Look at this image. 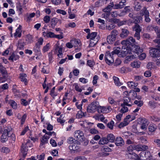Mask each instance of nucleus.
I'll use <instances>...</instances> for the list:
<instances>
[{"instance_id":"nucleus-1","label":"nucleus","mask_w":160,"mask_h":160,"mask_svg":"<svg viewBox=\"0 0 160 160\" xmlns=\"http://www.w3.org/2000/svg\"><path fill=\"white\" fill-rule=\"evenodd\" d=\"M153 42L157 44L156 47L157 48H151L149 53L152 57L157 58V59L156 60V64L157 65L160 67V38L156 39L153 40Z\"/></svg>"},{"instance_id":"nucleus-2","label":"nucleus","mask_w":160,"mask_h":160,"mask_svg":"<svg viewBox=\"0 0 160 160\" xmlns=\"http://www.w3.org/2000/svg\"><path fill=\"white\" fill-rule=\"evenodd\" d=\"M12 130V128L11 127L7 126L5 128L1 137V141L2 142H6L8 140V135Z\"/></svg>"},{"instance_id":"nucleus-3","label":"nucleus","mask_w":160,"mask_h":160,"mask_svg":"<svg viewBox=\"0 0 160 160\" xmlns=\"http://www.w3.org/2000/svg\"><path fill=\"white\" fill-rule=\"evenodd\" d=\"M115 140V137L112 134H108L107 138H102L99 141V144L103 145L107 144L108 142H113Z\"/></svg>"},{"instance_id":"nucleus-4","label":"nucleus","mask_w":160,"mask_h":160,"mask_svg":"<svg viewBox=\"0 0 160 160\" xmlns=\"http://www.w3.org/2000/svg\"><path fill=\"white\" fill-rule=\"evenodd\" d=\"M132 29L133 31L135 32L134 35V37L136 38L137 40H139L141 37L140 33L142 31V27L138 24L136 23L132 27Z\"/></svg>"},{"instance_id":"nucleus-5","label":"nucleus","mask_w":160,"mask_h":160,"mask_svg":"<svg viewBox=\"0 0 160 160\" xmlns=\"http://www.w3.org/2000/svg\"><path fill=\"white\" fill-rule=\"evenodd\" d=\"M121 43L123 45L129 46H134L138 44L135 39L132 37H130L126 40L122 41Z\"/></svg>"},{"instance_id":"nucleus-6","label":"nucleus","mask_w":160,"mask_h":160,"mask_svg":"<svg viewBox=\"0 0 160 160\" xmlns=\"http://www.w3.org/2000/svg\"><path fill=\"white\" fill-rule=\"evenodd\" d=\"M141 16L144 15V20L147 22H149L151 21L149 18V13L148 10L147 9L146 7H144L141 11L140 13Z\"/></svg>"},{"instance_id":"nucleus-7","label":"nucleus","mask_w":160,"mask_h":160,"mask_svg":"<svg viewBox=\"0 0 160 160\" xmlns=\"http://www.w3.org/2000/svg\"><path fill=\"white\" fill-rule=\"evenodd\" d=\"M113 55L109 52H107L105 56V59L106 62L109 65H110L114 62Z\"/></svg>"},{"instance_id":"nucleus-8","label":"nucleus","mask_w":160,"mask_h":160,"mask_svg":"<svg viewBox=\"0 0 160 160\" xmlns=\"http://www.w3.org/2000/svg\"><path fill=\"white\" fill-rule=\"evenodd\" d=\"M74 136L75 138H77L81 141H82L83 140L84 134L82 131L80 130L76 131L74 132Z\"/></svg>"},{"instance_id":"nucleus-9","label":"nucleus","mask_w":160,"mask_h":160,"mask_svg":"<svg viewBox=\"0 0 160 160\" xmlns=\"http://www.w3.org/2000/svg\"><path fill=\"white\" fill-rule=\"evenodd\" d=\"M131 52V49L130 46H125L122 47V53L123 56L124 57L130 54Z\"/></svg>"},{"instance_id":"nucleus-10","label":"nucleus","mask_w":160,"mask_h":160,"mask_svg":"<svg viewBox=\"0 0 160 160\" xmlns=\"http://www.w3.org/2000/svg\"><path fill=\"white\" fill-rule=\"evenodd\" d=\"M96 108L97 109L96 104L93 102L88 106L87 108V111L89 113H93L95 112Z\"/></svg>"},{"instance_id":"nucleus-11","label":"nucleus","mask_w":160,"mask_h":160,"mask_svg":"<svg viewBox=\"0 0 160 160\" xmlns=\"http://www.w3.org/2000/svg\"><path fill=\"white\" fill-rule=\"evenodd\" d=\"M27 148L28 147L26 144H24V143L22 144L21 150V152L22 154V158H25L27 154V152L28 151Z\"/></svg>"},{"instance_id":"nucleus-12","label":"nucleus","mask_w":160,"mask_h":160,"mask_svg":"<svg viewBox=\"0 0 160 160\" xmlns=\"http://www.w3.org/2000/svg\"><path fill=\"white\" fill-rule=\"evenodd\" d=\"M129 31L125 28H122L120 34V37L122 38H126L129 34Z\"/></svg>"},{"instance_id":"nucleus-13","label":"nucleus","mask_w":160,"mask_h":160,"mask_svg":"<svg viewBox=\"0 0 160 160\" xmlns=\"http://www.w3.org/2000/svg\"><path fill=\"white\" fill-rule=\"evenodd\" d=\"M126 0H123V1H120L119 3L115 4L114 5L113 4V6L115 9H121L123 8L124 6L126 5Z\"/></svg>"},{"instance_id":"nucleus-14","label":"nucleus","mask_w":160,"mask_h":160,"mask_svg":"<svg viewBox=\"0 0 160 160\" xmlns=\"http://www.w3.org/2000/svg\"><path fill=\"white\" fill-rule=\"evenodd\" d=\"M43 36L45 37L48 38H54V33L51 32L47 30L42 32Z\"/></svg>"},{"instance_id":"nucleus-15","label":"nucleus","mask_w":160,"mask_h":160,"mask_svg":"<svg viewBox=\"0 0 160 160\" xmlns=\"http://www.w3.org/2000/svg\"><path fill=\"white\" fill-rule=\"evenodd\" d=\"M115 142L117 146H121L124 143V141L121 137H117L116 139Z\"/></svg>"},{"instance_id":"nucleus-16","label":"nucleus","mask_w":160,"mask_h":160,"mask_svg":"<svg viewBox=\"0 0 160 160\" xmlns=\"http://www.w3.org/2000/svg\"><path fill=\"white\" fill-rule=\"evenodd\" d=\"M97 111L98 113H107L108 112V109L105 107H102L99 106L97 107Z\"/></svg>"},{"instance_id":"nucleus-17","label":"nucleus","mask_w":160,"mask_h":160,"mask_svg":"<svg viewBox=\"0 0 160 160\" xmlns=\"http://www.w3.org/2000/svg\"><path fill=\"white\" fill-rule=\"evenodd\" d=\"M22 26L19 25L18 27L16 30V32L14 34V36L15 37H20L22 35Z\"/></svg>"},{"instance_id":"nucleus-18","label":"nucleus","mask_w":160,"mask_h":160,"mask_svg":"<svg viewBox=\"0 0 160 160\" xmlns=\"http://www.w3.org/2000/svg\"><path fill=\"white\" fill-rule=\"evenodd\" d=\"M58 19L55 18H53L52 19L50 22L51 26L50 27L54 28L58 22Z\"/></svg>"},{"instance_id":"nucleus-19","label":"nucleus","mask_w":160,"mask_h":160,"mask_svg":"<svg viewBox=\"0 0 160 160\" xmlns=\"http://www.w3.org/2000/svg\"><path fill=\"white\" fill-rule=\"evenodd\" d=\"M116 40V38L111 35H108L107 37V41L109 44H112Z\"/></svg>"},{"instance_id":"nucleus-20","label":"nucleus","mask_w":160,"mask_h":160,"mask_svg":"<svg viewBox=\"0 0 160 160\" xmlns=\"http://www.w3.org/2000/svg\"><path fill=\"white\" fill-rule=\"evenodd\" d=\"M97 32H92L91 33H89L88 34L87 38L88 39L90 38V39H96V37L97 35Z\"/></svg>"},{"instance_id":"nucleus-21","label":"nucleus","mask_w":160,"mask_h":160,"mask_svg":"<svg viewBox=\"0 0 160 160\" xmlns=\"http://www.w3.org/2000/svg\"><path fill=\"white\" fill-rule=\"evenodd\" d=\"M0 72L3 76H6L8 74L6 68L1 65H0Z\"/></svg>"},{"instance_id":"nucleus-22","label":"nucleus","mask_w":160,"mask_h":160,"mask_svg":"<svg viewBox=\"0 0 160 160\" xmlns=\"http://www.w3.org/2000/svg\"><path fill=\"white\" fill-rule=\"evenodd\" d=\"M75 143L72 145H70L69 146V149L71 150H75L76 149H78L79 147L78 146H77V145L76 144V143H78V144H79L80 142H78V141L76 140L75 141Z\"/></svg>"},{"instance_id":"nucleus-23","label":"nucleus","mask_w":160,"mask_h":160,"mask_svg":"<svg viewBox=\"0 0 160 160\" xmlns=\"http://www.w3.org/2000/svg\"><path fill=\"white\" fill-rule=\"evenodd\" d=\"M27 77L26 74L25 73L20 74V78L21 81L24 82L25 84L27 83V79L26 78Z\"/></svg>"},{"instance_id":"nucleus-24","label":"nucleus","mask_w":160,"mask_h":160,"mask_svg":"<svg viewBox=\"0 0 160 160\" xmlns=\"http://www.w3.org/2000/svg\"><path fill=\"white\" fill-rule=\"evenodd\" d=\"M49 138V136L46 135H44L42 137V139L41 140V143H40V145H43L45 143L47 142L48 139Z\"/></svg>"},{"instance_id":"nucleus-25","label":"nucleus","mask_w":160,"mask_h":160,"mask_svg":"<svg viewBox=\"0 0 160 160\" xmlns=\"http://www.w3.org/2000/svg\"><path fill=\"white\" fill-rule=\"evenodd\" d=\"M133 7L134 10L137 11H139L142 8V6H141L140 4L138 2H134Z\"/></svg>"},{"instance_id":"nucleus-26","label":"nucleus","mask_w":160,"mask_h":160,"mask_svg":"<svg viewBox=\"0 0 160 160\" xmlns=\"http://www.w3.org/2000/svg\"><path fill=\"white\" fill-rule=\"evenodd\" d=\"M19 58V57L18 55L13 53L9 57V59L11 60L12 61H16Z\"/></svg>"},{"instance_id":"nucleus-27","label":"nucleus","mask_w":160,"mask_h":160,"mask_svg":"<svg viewBox=\"0 0 160 160\" xmlns=\"http://www.w3.org/2000/svg\"><path fill=\"white\" fill-rule=\"evenodd\" d=\"M98 39L96 38V39H91L90 41L89 46L90 47H93L94 46L97 44L98 41Z\"/></svg>"},{"instance_id":"nucleus-28","label":"nucleus","mask_w":160,"mask_h":160,"mask_svg":"<svg viewBox=\"0 0 160 160\" xmlns=\"http://www.w3.org/2000/svg\"><path fill=\"white\" fill-rule=\"evenodd\" d=\"M148 128L149 132H153L156 130L157 126L155 124H150Z\"/></svg>"},{"instance_id":"nucleus-29","label":"nucleus","mask_w":160,"mask_h":160,"mask_svg":"<svg viewBox=\"0 0 160 160\" xmlns=\"http://www.w3.org/2000/svg\"><path fill=\"white\" fill-rule=\"evenodd\" d=\"M131 65L133 68H138L140 66V63L137 61H134L131 63Z\"/></svg>"},{"instance_id":"nucleus-30","label":"nucleus","mask_w":160,"mask_h":160,"mask_svg":"<svg viewBox=\"0 0 160 160\" xmlns=\"http://www.w3.org/2000/svg\"><path fill=\"white\" fill-rule=\"evenodd\" d=\"M121 106L122 107L120 110V112L122 113H124L127 112L128 111V109L125 105L121 104Z\"/></svg>"},{"instance_id":"nucleus-31","label":"nucleus","mask_w":160,"mask_h":160,"mask_svg":"<svg viewBox=\"0 0 160 160\" xmlns=\"http://www.w3.org/2000/svg\"><path fill=\"white\" fill-rule=\"evenodd\" d=\"M113 78L116 85L118 86H120L121 85L122 83L119 82L118 78L115 76H114L113 77Z\"/></svg>"},{"instance_id":"nucleus-32","label":"nucleus","mask_w":160,"mask_h":160,"mask_svg":"<svg viewBox=\"0 0 160 160\" xmlns=\"http://www.w3.org/2000/svg\"><path fill=\"white\" fill-rule=\"evenodd\" d=\"M120 48L119 47L114 48L113 51L112 52V55L118 54L120 52Z\"/></svg>"},{"instance_id":"nucleus-33","label":"nucleus","mask_w":160,"mask_h":160,"mask_svg":"<svg viewBox=\"0 0 160 160\" xmlns=\"http://www.w3.org/2000/svg\"><path fill=\"white\" fill-rule=\"evenodd\" d=\"M134 46L135 47L134 48L135 50V52L136 53H139V52H142L143 50L142 48H141L139 46L137 45V44L134 45Z\"/></svg>"},{"instance_id":"nucleus-34","label":"nucleus","mask_w":160,"mask_h":160,"mask_svg":"<svg viewBox=\"0 0 160 160\" xmlns=\"http://www.w3.org/2000/svg\"><path fill=\"white\" fill-rule=\"evenodd\" d=\"M127 84L128 87L130 88H133L137 86V84L135 83L132 81L128 82Z\"/></svg>"},{"instance_id":"nucleus-35","label":"nucleus","mask_w":160,"mask_h":160,"mask_svg":"<svg viewBox=\"0 0 160 160\" xmlns=\"http://www.w3.org/2000/svg\"><path fill=\"white\" fill-rule=\"evenodd\" d=\"M131 98L127 96H125L123 98V103L122 104L126 105V104L130 102L131 101Z\"/></svg>"},{"instance_id":"nucleus-36","label":"nucleus","mask_w":160,"mask_h":160,"mask_svg":"<svg viewBox=\"0 0 160 160\" xmlns=\"http://www.w3.org/2000/svg\"><path fill=\"white\" fill-rule=\"evenodd\" d=\"M24 46V42H22L21 41L19 40L18 42L17 45V47L20 49L22 48Z\"/></svg>"},{"instance_id":"nucleus-37","label":"nucleus","mask_w":160,"mask_h":160,"mask_svg":"<svg viewBox=\"0 0 160 160\" xmlns=\"http://www.w3.org/2000/svg\"><path fill=\"white\" fill-rule=\"evenodd\" d=\"M151 120L154 122H159L160 121V117L153 116L151 117Z\"/></svg>"},{"instance_id":"nucleus-38","label":"nucleus","mask_w":160,"mask_h":160,"mask_svg":"<svg viewBox=\"0 0 160 160\" xmlns=\"http://www.w3.org/2000/svg\"><path fill=\"white\" fill-rule=\"evenodd\" d=\"M127 155L129 154L130 155H133V152L132 149V147L131 146L128 147L127 148Z\"/></svg>"},{"instance_id":"nucleus-39","label":"nucleus","mask_w":160,"mask_h":160,"mask_svg":"<svg viewBox=\"0 0 160 160\" xmlns=\"http://www.w3.org/2000/svg\"><path fill=\"white\" fill-rule=\"evenodd\" d=\"M33 51L36 55H40L41 54L40 48L34 47Z\"/></svg>"},{"instance_id":"nucleus-40","label":"nucleus","mask_w":160,"mask_h":160,"mask_svg":"<svg viewBox=\"0 0 160 160\" xmlns=\"http://www.w3.org/2000/svg\"><path fill=\"white\" fill-rule=\"evenodd\" d=\"M114 123V121L112 120L107 124V126L110 129L112 130L113 129Z\"/></svg>"},{"instance_id":"nucleus-41","label":"nucleus","mask_w":160,"mask_h":160,"mask_svg":"<svg viewBox=\"0 0 160 160\" xmlns=\"http://www.w3.org/2000/svg\"><path fill=\"white\" fill-rule=\"evenodd\" d=\"M141 16H138L134 18V19L137 23H140L142 21V18Z\"/></svg>"},{"instance_id":"nucleus-42","label":"nucleus","mask_w":160,"mask_h":160,"mask_svg":"<svg viewBox=\"0 0 160 160\" xmlns=\"http://www.w3.org/2000/svg\"><path fill=\"white\" fill-rule=\"evenodd\" d=\"M118 31L116 29H113L111 33V34L112 36L116 38L117 36L118 35Z\"/></svg>"},{"instance_id":"nucleus-43","label":"nucleus","mask_w":160,"mask_h":160,"mask_svg":"<svg viewBox=\"0 0 160 160\" xmlns=\"http://www.w3.org/2000/svg\"><path fill=\"white\" fill-rule=\"evenodd\" d=\"M56 50H57L58 51V57H60V56L62 54V48L59 47L58 46L56 47Z\"/></svg>"},{"instance_id":"nucleus-44","label":"nucleus","mask_w":160,"mask_h":160,"mask_svg":"<svg viewBox=\"0 0 160 160\" xmlns=\"http://www.w3.org/2000/svg\"><path fill=\"white\" fill-rule=\"evenodd\" d=\"M10 103L11 106L13 108L15 109L17 108V104L14 101L12 100Z\"/></svg>"},{"instance_id":"nucleus-45","label":"nucleus","mask_w":160,"mask_h":160,"mask_svg":"<svg viewBox=\"0 0 160 160\" xmlns=\"http://www.w3.org/2000/svg\"><path fill=\"white\" fill-rule=\"evenodd\" d=\"M149 104L151 108H155L157 105V104L155 102L151 101L149 102Z\"/></svg>"},{"instance_id":"nucleus-46","label":"nucleus","mask_w":160,"mask_h":160,"mask_svg":"<svg viewBox=\"0 0 160 160\" xmlns=\"http://www.w3.org/2000/svg\"><path fill=\"white\" fill-rule=\"evenodd\" d=\"M112 7L111 5H108L106 8L103 9V11L104 12H110Z\"/></svg>"},{"instance_id":"nucleus-47","label":"nucleus","mask_w":160,"mask_h":160,"mask_svg":"<svg viewBox=\"0 0 160 160\" xmlns=\"http://www.w3.org/2000/svg\"><path fill=\"white\" fill-rule=\"evenodd\" d=\"M140 123L141 124H144L147 122H149L145 118H140Z\"/></svg>"},{"instance_id":"nucleus-48","label":"nucleus","mask_w":160,"mask_h":160,"mask_svg":"<svg viewBox=\"0 0 160 160\" xmlns=\"http://www.w3.org/2000/svg\"><path fill=\"white\" fill-rule=\"evenodd\" d=\"M10 151L9 149L7 147H3L1 149V152L3 153H7L9 152Z\"/></svg>"},{"instance_id":"nucleus-49","label":"nucleus","mask_w":160,"mask_h":160,"mask_svg":"<svg viewBox=\"0 0 160 160\" xmlns=\"http://www.w3.org/2000/svg\"><path fill=\"white\" fill-rule=\"evenodd\" d=\"M115 27L116 26L115 24H111L107 27V29L109 30H110L114 29Z\"/></svg>"},{"instance_id":"nucleus-50","label":"nucleus","mask_w":160,"mask_h":160,"mask_svg":"<svg viewBox=\"0 0 160 160\" xmlns=\"http://www.w3.org/2000/svg\"><path fill=\"white\" fill-rule=\"evenodd\" d=\"M103 0H100L96 2L95 4L96 7H98L102 5V3L103 2Z\"/></svg>"},{"instance_id":"nucleus-51","label":"nucleus","mask_w":160,"mask_h":160,"mask_svg":"<svg viewBox=\"0 0 160 160\" xmlns=\"http://www.w3.org/2000/svg\"><path fill=\"white\" fill-rule=\"evenodd\" d=\"M74 160H87L86 158L84 157L81 156H77L74 158Z\"/></svg>"},{"instance_id":"nucleus-52","label":"nucleus","mask_w":160,"mask_h":160,"mask_svg":"<svg viewBox=\"0 0 160 160\" xmlns=\"http://www.w3.org/2000/svg\"><path fill=\"white\" fill-rule=\"evenodd\" d=\"M50 18L49 16H46L43 18L44 21L46 23H48L50 21Z\"/></svg>"},{"instance_id":"nucleus-53","label":"nucleus","mask_w":160,"mask_h":160,"mask_svg":"<svg viewBox=\"0 0 160 160\" xmlns=\"http://www.w3.org/2000/svg\"><path fill=\"white\" fill-rule=\"evenodd\" d=\"M87 64L88 66L92 67L94 65V63L93 61L92 60H88L87 62Z\"/></svg>"},{"instance_id":"nucleus-54","label":"nucleus","mask_w":160,"mask_h":160,"mask_svg":"<svg viewBox=\"0 0 160 160\" xmlns=\"http://www.w3.org/2000/svg\"><path fill=\"white\" fill-rule=\"evenodd\" d=\"M156 29H158L157 27H154L151 26H149L147 27V29L149 31L152 30L154 29L157 32Z\"/></svg>"},{"instance_id":"nucleus-55","label":"nucleus","mask_w":160,"mask_h":160,"mask_svg":"<svg viewBox=\"0 0 160 160\" xmlns=\"http://www.w3.org/2000/svg\"><path fill=\"white\" fill-rule=\"evenodd\" d=\"M108 101L109 103L111 104H116L117 102L113 99L111 97H109L108 98Z\"/></svg>"},{"instance_id":"nucleus-56","label":"nucleus","mask_w":160,"mask_h":160,"mask_svg":"<svg viewBox=\"0 0 160 160\" xmlns=\"http://www.w3.org/2000/svg\"><path fill=\"white\" fill-rule=\"evenodd\" d=\"M48 58H49V60L50 62H51L53 59V54L52 52H50L48 53Z\"/></svg>"},{"instance_id":"nucleus-57","label":"nucleus","mask_w":160,"mask_h":160,"mask_svg":"<svg viewBox=\"0 0 160 160\" xmlns=\"http://www.w3.org/2000/svg\"><path fill=\"white\" fill-rule=\"evenodd\" d=\"M134 103L139 107H141L143 104L142 102L141 101L135 100L134 102Z\"/></svg>"},{"instance_id":"nucleus-58","label":"nucleus","mask_w":160,"mask_h":160,"mask_svg":"<svg viewBox=\"0 0 160 160\" xmlns=\"http://www.w3.org/2000/svg\"><path fill=\"white\" fill-rule=\"evenodd\" d=\"M149 123V122H147L144 124H142L141 126V128L142 130H146L147 129Z\"/></svg>"},{"instance_id":"nucleus-59","label":"nucleus","mask_w":160,"mask_h":160,"mask_svg":"<svg viewBox=\"0 0 160 160\" xmlns=\"http://www.w3.org/2000/svg\"><path fill=\"white\" fill-rule=\"evenodd\" d=\"M49 44L47 43L46 46L44 47L43 49V51L44 52H46L48 51L49 49Z\"/></svg>"},{"instance_id":"nucleus-60","label":"nucleus","mask_w":160,"mask_h":160,"mask_svg":"<svg viewBox=\"0 0 160 160\" xmlns=\"http://www.w3.org/2000/svg\"><path fill=\"white\" fill-rule=\"evenodd\" d=\"M56 12L58 13H60L63 15H65L66 14V12L64 10L61 9H58L56 11Z\"/></svg>"},{"instance_id":"nucleus-61","label":"nucleus","mask_w":160,"mask_h":160,"mask_svg":"<svg viewBox=\"0 0 160 160\" xmlns=\"http://www.w3.org/2000/svg\"><path fill=\"white\" fill-rule=\"evenodd\" d=\"M55 89V87H54L52 88L51 91V92L50 93V95L54 98V97L56 96L57 95V94H55L54 93V91Z\"/></svg>"},{"instance_id":"nucleus-62","label":"nucleus","mask_w":160,"mask_h":160,"mask_svg":"<svg viewBox=\"0 0 160 160\" xmlns=\"http://www.w3.org/2000/svg\"><path fill=\"white\" fill-rule=\"evenodd\" d=\"M138 57L139 58L140 60H143L146 57V55L145 53H143L141 54Z\"/></svg>"},{"instance_id":"nucleus-63","label":"nucleus","mask_w":160,"mask_h":160,"mask_svg":"<svg viewBox=\"0 0 160 160\" xmlns=\"http://www.w3.org/2000/svg\"><path fill=\"white\" fill-rule=\"evenodd\" d=\"M110 21L111 22L118 23V21H119V20L116 18H112L110 19Z\"/></svg>"},{"instance_id":"nucleus-64","label":"nucleus","mask_w":160,"mask_h":160,"mask_svg":"<svg viewBox=\"0 0 160 160\" xmlns=\"http://www.w3.org/2000/svg\"><path fill=\"white\" fill-rule=\"evenodd\" d=\"M21 104L25 106H26L28 104V102L26 101V100L24 99H21Z\"/></svg>"}]
</instances>
